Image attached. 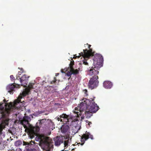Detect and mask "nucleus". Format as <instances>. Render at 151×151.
<instances>
[{
    "instance_id": "nucleus-27",
    "label": "nucleus",
    "mask_w": 151,
    "mask_h": 151,
    "mask_svg": "<svg viewBox=\"0 0 151 151\" xmlns=\"http://www.w3.org/2000/svg\"><path fill=\"white\" fill-rule=\"evenodd\" d=\"M10 78H11V79L12 81H14L15 80V78L12 75H11L10 76Z\"/></svg>"
},
{
    "instance_id": "nucleus-10",
    "label": "nucleus",
    "mask_w": 151,
    "mask_h": 151,
    "mask_svg": "<svg viewBox=\"0 0 151 151\" xmlns=\"http://www.w3.org/2000/svg\"><path fill=\"white\" fill-rule=\"evenodd\" d=\"M20 85L15 83L10 84L8 85L6 88V90L10 94H13L15 91L14 89L15 88H19L20 87Z\"/></svg>"
},
{
    "instance_id": "nucleus-29",
    "label": "nucleus",
    "mask_w": 151,
    "mask_h": 151,
    "mask_svg": "<svg viewBox=\"0 0 151 151\" xmlns=\"http://www.w3.org/2000/svg\"><path fill=\"white\" fill-rule=\"evenodd\" d=\"M23 143V145H29V142H25L24 141Z\"/></svg>"
},
{
    "instance_id": "nucleus-15",
    "label": "nucleus",
    "mask_w": 151,
    "mask_h": 151,
    "mask_svg": "<svg viewBox=\"0 0 151 151\" xmlns=\"http://www.w3.org/2000/svg\"><path fill=\"white\" fill-rule=\"evenodd\" d=\"M103 85L105 88L109 89L112 86V84L111 82L109 81H105L104 82Z\"/></svg>"
},
{
    "instance_id": "nucleus-12",
    "label": "nucleus",
    "mask_w": 151,
    "mask_h": 151,
    "mask_svg": "<svg viewBox=\"0 0 151 151\" xmlns=\"http://www.w3.org/2000/svg\"><path fill=\"white\" fill-rule=\"evenodd\" d=\"M20 82L21 83V86L25 87H27V85L28 78V77H27L26 75H23L21 78H19Z\"/></svg>"
},
{
    "instance_id": "nucleus-22",
    "label": "nucleus",
    "mask_w": 151,
    "mask_h": 151,
    "mask_svg": "<svg viewBox=\"0 0 151 151\" xmlns=\"http://www.w3.org/2000/svg\"><path fill=\"white\" fill-rule=\"evenodd\" d=\"M39 125L40 126L42 125V124L43 123L46 121V119H43L41 120H39Z\"/></svg>"
},
{
    "instance_id": "nucleus-19",
    "label": "nucleus",
    "mask_w": 151,
    "mask_h": 151,
    "mask_svg": "<svg viewBox=\"0 0 151 151\" xmlns=\"http://www.w3.org/2000/svg\"><path fill=\"white\" fill-rule=\"evenodd\" d=\"M71 60L70 62V63L69 64V68L70 69L73 68V65H74V62L72 59H71Z\"/></svg>"
},
{
    "instance_id": "nucleus-37",
    "label": "nucleus",
    "mask_w": 151,
    "mask_h": 151,
    "mask_svg": "<svg viewBox=\"0 0 151 151\" xmlns=\"http://www.w3.org/2000/svg\"><path fill=\"white\" fill-rule=\"evenodd\" d=\"M3 101H4V102H5V101H6V100H5V99H4V100H3Z\"/></svg>"
},
{
    "instance_id": "nucleus-31",
    "label": "nucleus",
    "mask_w": 151,
    "mask_h": 151,
    "mask_svg": "<svg viewBox=\"0 0 151 151\" xmlns=\"http://www.w3.org/2000/svg\"><path fill=\"white\" fill-rule=\"evenodd\" d=\"M86 45H87V46H88V48H89V50H89L90 49V47H91V45H89L88 44V43H87L86 44ZM92 52L93 53V54L94 55V53L93 52Z\"/></svg>"
},
{
    "instance_id": "nucleus-13",
    "label": "nucleus",
    "mask_w": 151,
    "mask_h": 151,
    "mask_svg": "<svg viewBox=\"0 0 151 151\" xmlns=\"http://www.w3.org/2000/svg\"><path fill=\"white\" fill-rule=\"evenodd\" d=\"M9 123V120L8 119H3L2 120L1 123L0 124V134L2 133L3 129H4L6 125H8Z\"/></svg>"
},
{
    "instance_id": "nucleus-33",
    "label": "nucleus",
    "mask_w": 151,
    "mask_h": 151,
    "mask_svg": "<svg viewBox=\"0 0 151 151\" xmlns=\"http://www.w3.org/2000/svg\"><path fill=\"white\" fill-rule=\"evenodd\" d=\"M16 151H21V150L20 149H17L16 150Z\"/></svg>"
},
{
    "instance_id": "nucleus-16",
    "label": "nucleus",
    "mask_w": 151,
    "mask_h": 151,
    "mask_svg": "<svg viewBox=\"0 0 151 151\" xmlns=\"http://www.w3.org/2000/svg\"><path fill=\"white\" fill-rule=\"evenodd\" d=\"M69 129L68 125H63L61 128V130L62 132L65 133Z\"/></svg>"
},
{
    "instance_id": "nucleus-28",
    "label": "nucleus",
    "mask_w": 151,
    "mask_h": 151,
    "mask_svg": "<svg viewBox=\"0 0 151 151\" xmlns=\"http://www.w3.org/2000/svg\"><path fill=\"white\" fill-rule=\"evenodd\" d=\"M29 143V145H32L35 144V142L34 141H32L31 140Z\"/></svg>"
},
{
    "instance_id": "nucleus-11",
    "label": "nucleus",
    "mask_w": 151,
    "mask_h": 151,
    "mask_svg": "<svg viewBox=\"0 0 151 151\" xmlns=\"http://www.w3.org/2000/svg\"><path fill=\"white\" fill-rule=\"evenodd\" d=\"M88 138L91 139H93V136L89 132H86L85 134H84L81 137V141L82 143L81 145H83L84 144L85 141L87 140Z\"/></svg>"
},
{
    "instance_id": "nucleus-7",
    "label": "nucleus",
    "mask_w": 151,
    "mask_h": 151,
    "mask_svg": "<svg viewBox=\"0 0 151 151\" xmlns=\"http://www.w3.org/2000/svg\"><path fill=\"white\" fill-rule=\"evenodd\" d=\"M94 100L92 98L89 100V103H88L87 109L91 111L93 113H96L99 109V107L94 101Z\"/></svg>"
},
{
    "instance_id": "nucleus-35",
    "label": "nucleus",
    "mask_w": 151,
    "mask_h": 151,
    "mask_svg": "<svg viewBox=\"0 0 151 151\" xmlns=\"http://www.w3.org/2000/svg\"><path fill=\"white\" fill-rule=\"evenodd\" d=\"M19 73H21V72H19V74H18V77H20V76H19V75H21V74Z\"/></svg>"
},
{
    "instance_id": "nucleus-1",
    "label": "nucleus",
    "mask_w": 151,
    "mask_h": 151,
    "mask_svg": "<svg viewBox=\"0 0 151 151\" xmlns=\"http://www.w3.org/2000/svg\"><path fill=\"white\" fill-rule=\"evenodd\" d=\"M27 94V93L24 91L22 92V95L19 96L17 99L14 101L13 103L11 102L9 104L7 103H6L5 109H4L3 108V109L1 110L2 117L5 118L8 117L9 116L10 111L14 108H19L20 106L18 105L20 103H21V99L22 98V96H25Z\"/></svg>"
},
{
    "instance_id": "nucleus-9",
    "label": "nucleus",
    "mask_w": 151,
    "mask_h": 151,
    "mask_svg": "<svg viewBox=\"0 0 151 151\" xmlns=\"http://www.w3.org/2000/svg\"><path fill=\"white\" fill-rule=\"evenodd\" d=\"M99 78L98 76H93L89 80L88 84L89 88L91 90L96 88L98 86Z\"/></svg>"
},
{
    "instance_id": "nucleus-4",
    "label": "nucleus",
    "mask_w": 151,
    "mask_h": 151,
    "mask_svg": "<svg viewBox=\"0 0 151 151\" xmlns=\"http://www.w3.org/2000/svg\"><path fill=\"white\" fill-rule=\"evenodd\" d=\"M82 102L80 104L79 107H76L75 111L73 112L77 115L78 117L81 116L83 112L85 110L87 109V107L88 106V103L90 102L89 99H86V98L82 99Z\"/></svg>"
},
{
    "instance_id": "nucleus-30",
    "label": "nucleus",
    "mask_w": 151,
    "mask_h": 151,
    "mask_svg": "<svg viewBox=\"0 0 151 151\" xmlns=\"http://www.w3.org/2000/svg\"><path fill=\"white\" fill-rule=\"evenodd\" d=\"M83 63L84 65H88V63L87 62V61L86 60L83 61Z\"/></svg>"
},
{
    "instance_id": "nucleus-6",
    "label": "nucleus",
    "mask_w": 151,
    "mask_h": 151,
    "mask_svg": "<svg viewBox=\"0 0 151 151\" xmlns=\"http://www.w3.org/2000/svg\"><path fill=\"white\" fill-rule=\"evenodd\" d=\"M100 59L101 60V62H99L98 63V61H97L98 60H97L96 63V66L94 67H92L91 69L89 70V74L90 75L97 76L96 75L99 74V72L98 70L102 66L101 63L102 59L101 58Z\"/></svg>"
},
{
    "instance_id": "nucleus-36",
    "label": "nucleus",
    "mask_w": 151,
    "mask_h": 151,
    "mask_svg": "<svg viewBox=\"0 0 151 151\" xmlns=\"http://www.w3.org/2000/svg\"><path fill=\"white\" fill-rule=\"evenodd\" d=\"M61 72H62V73H64V71H63V70L62 69V70H61Z\"/></svg>"
},
{
    "instance_id": "nucleus-32",
    "label": "nucleus",
    "mask_w": 151,
    "mask_h": 151,
    "mask_svg": "<svg viewBox=\"0 0 151 151\" xmlns=\"http://www.w3.org/2000/svg\"><path fill=\"white\" fill-rule=\"evenodd\" d=\"M84 118V116L82 115L81 116V120L83 119Z\"/></svg>"
},
{
    "instance_id": "nucleus-18",
    "label": "nucleus",
    "mask_w": 151,
    "mask_h": 151,
    "mask_svg": "<svg viewBox=\"0 0 151 151\" xmlns=\"http://www.w3.org/2000/svg\"><path fill=\"white\" fill-rule=\"evenodd\" d=\"M71 70L73 74L74 75H76L79 73V71L80 69H79V70L77 69H76L75 70L74 68H71Z\"/></svg>"
},
{
    "instance_id": "nucleus-34",
    "label": "nucleus",
    "mask_w": 151,
    "mask_h": 151,
    "mask_svg": "<svg viewBox=\"0 0 151 151\" xmlns=\"http://www.w3.org/2000/svg\"><path fill=\"white\" fill-rule=\"evenodd\" d=\"M88 122V124L89 125V126H90V125L92 124L91 122Z\"/></svg>"
},
{
    "instance_id": "nucleus-2",
    "label": "nucleus",
    "mask_w": 151,
    "mask_h": 151,
    "mask_svg": "<svg viewBox=\"0 0 151 151\" xmlns=\"http://www.w3.org/2000/svg\"><path fill=\"white\" fill-rule=\"evenodd\" d=\"M31 120V118L30 117L28 116H25L21 121V123L23 125L24 128L26 129L25 131L27 130V132L30 138L32 139L35 136L37 135L38 133L40 130V128L38 126L34 127L30 125L29 128H27L26 125L29 124V123Z\"/></svg>"
},
{
    "instance_id": "nucleus-21",
    "label": "nucleus",
    "mask_w": 151,
    "mask_h": 151,
    "mask_svg": "<svg viewBox=\"0 0 151 151\" xmlns=\"http://www.w3.org/2000/svg\"><path fill=\"white\" fill-rule=\"evenodd\" d=\"M22 144V142L20 140H18L16 141L15 143V145L16 146H18Z\"/></svg>"
},
{
    "instance_id": "nucleus-8",
    "label": "nucleus",
    "mask_w": 151,
    "mask_h": 151,
    "mask_svg": "<svg viewBox=\"0 0 151 151\" xmlns=\"http://www.w3.org/2000/svg\"><path fill=\"white\" fill-rule=\"evenodd\" d=\"M79 55L78 56H76V55H74L73 57V58H79L81 56H82L84 59H88L91 56H93V54L92 52V50L91 49H90L89 50H88L87 49L83 50V52H81L80 53H79Z\"/></svg>"
},
{
    "instance_id": "nucleus-14",
    "label": "nucleus",
    "mask_w": 151,
    "mask_h": 151,
    "mask_svg": "<svg viewBox=\"0 0 151 151\" xmlns=\"http://www.w3.org/2000/svg\"><path fill=\"white\" fill-rule=\"evenodd\" d=\"M64 139L62 137L60 136H57L54 138V144L56 146H59L64 141Z\"/></svg>"
},
{
    "instance_id": "nucleus-24",
    "label": "nucleus",
    "mask_w": 151,
    "mask_h": 151,
    "mask_svg": "<svg viewBox=\"0 0 151 151\" xmlns=\"http://www.w3.org/2000/svg\"><path fill=\"white\" fill-rule=\"evenodd\" d=\"M34 85V83H30L28 86V88L31 89L33 88V85Z\"/></svg>"
},
{
    "instance_id": "nucleus-20",
    "label": "nucleus",
    "mask_w": 151,
    "mask_h": 151,
    "mask_svg": "<svg viewBox=\"0 0 151 151\" xmlns=\"http://www.w3.org/2000/svg\"><path fill=\"white\" fill-rule=\"evenodd\" d=\"M69 139H68L64 141V146L65 147L67 148L68 147Z\"/></svg>"
},
{
    "instance_id": "nucleus-23",
    "label": "nucleus",
    "mask_w": 151,
    "mask_h": 151,
    "mask_svg": "<svg viewBox=\"0 0 151 151\" xmlns=\"http://www.w3.org/2000/svg\"><path fill=\"white\" fill-rule=\"evenodd\" d=\"M72 73L71 71V69H70V71H68L66 73V75L68 76H70L72 74Z\"/></svg>"
},
{
    "instance_id": "nucleus-17",
    "label": "nucleus",
    "mask_w": 151,
    "mask_h": 151,
    "mask_svg": "<svg viewBox=\"0 0 151 151\" xmlns=\"http://www.w3.org/2000/svg\"><path fill=\"white\" fill-rule=\"evenodd\" d=\"M85 113V116L87 118H89L93 115V113L87 109Z\"/></svg>"
},
{
    "instance_id": "nucleus-25",
    "label": "nucleus",
    "mask_w": 151,
    "mask_h": 151,
    "mask_svg": "<svg viewBox=\"0 0 151 151\" xmlns=\"http://www.w3.org/2000/svg\"><path fill=\"white\" fill-rule=\"evenodd\" d=\"M30 89L27 88L25 91H24L26 92L27 93V94L29 93L30 91Z\"/></svg>"
},
{
    "instance_id": "nucleus-26",
    "label": "nucleus",
    "mask_w": 151,
    "mask_h": 151,
    "mask_svg": "<svg viewBox=\"0 0 151 151\" xmlns=\"http://www.w3.org/2000/svg\"><path fill=\"white\" fill-rule=\"evenodd\" d=\"M54 80H53L50 83L51 84H53L55 83V82H56V81H57V80H56V78L55 77L54 78Z\"/></svg>"
},
{
    "instance_id": "nucleus-5",
    "label": "nucleus",
    "mask_w": 151,
    "mask_h": 151,
    "mask_svg": "<svg viewBox=\"0 0 151 151\" xmlns=\"http://www.w3.org/2000/svg\"><path fill=\"white\" fill-rule=\"evenodd\" d=\"M57 120L63 122L64 124H67L68 125L71 124L73 122V119L70 116L65 114H63L60 115L59 117H57Z\"/></svg>"
},
{
    "instance_id": "nucleus-39",
    "label": "nucleus",
    "mask_w": 151,
    "mask_h": 151,
    "mask_svg": "<svg viewBox=\"0 0 151 151\" xmlns=\"http://www.w3.org/2000/svg\"><path fill=\"white\" fill-rule=\"evenodd\" d=\"M1 104H1L0 103V106H1Z\"/></svg>"
},
{
    "instance_id": "nucleus-38",
    "label": "nucleus",
    "mask_w": 151,
    "mask_h": 151,
    "mask_svg": "<svg viewBox=\"0 0 151 151\" xmlns=\"http://www.w3.org/2000/svg\"><path fill=\"white\" fill-rule=\"evenodd\" d=\"M73 150H74V149H72V151H73Z\"/></svg>"
},
{
    "instance_id": "nucleus-3",
    "label": "nucleus",
    "mask_w": 151,
    "mask_h": 151,
    "mask_svg": "<svg viewBox=\"0 0 151 151\" xmlns=\"http://www.w3.org/2000/svg\"><path fill=\"white\" fill-rule=\"evenodd\" d=\"M38 139L39 141V145L42 148L46 151H50L51 148L53 147L52 139L50 137L42 135H39Z\"/></svg>"
}]
</instances>
